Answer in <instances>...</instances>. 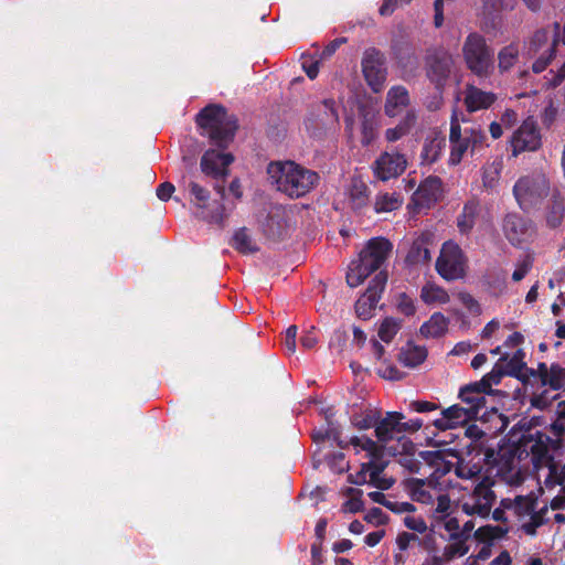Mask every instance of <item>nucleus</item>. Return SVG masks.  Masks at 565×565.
Here are the masks:
<instances>
[{
	"instance_id": "obj_40",
	"label": "nucleus",
	"mask_w": 565,
	"mask_h": 565,
	"mask_svg": "<svg viewBox=\"0 0 565 565\" xmlns=\"http://www.w3.org/2000/svg\"><path fill=\"white\" fill-rule=\"evenodd\" d=\"M350 199L354 207L364 206L367 202V185L360 180H353L350 188Z\"/></svg>"
},
{
	"instance_id": "obj_44",
	"label": "nucleus",
	"mask_w": 565,
	"mask_h": 565,
	"mask_svg": "<svg viewBox=\"0 0 565 565\" xmlns=\"http://www.w3.org/2000/svg\"><path fill=\"white\" fill-rule=\"evenodd\" d=\"M411 494L414 500L422 503H429L434 498L429 484L423 480H415L412 482Z\"/></svg>"
},
{
	"instance_id": "obj_12",
	"label": "nucleus",
	"mask_w": 565,
	"mask_h": 565,
	"mask_svg": "<svg viewBox=\"0 0 565 565\" xmlns=\"http://www.w3.org/2000/svg\"><path fill=\"white\" fill-rule=\"evenodd\" d=\"M555 35V30H540L535 32L529 42L527 51L530 55H535L542 51L541 56L533 63L532 68L534 73L543 72L553 60L557 42Z\"/></svg>"
},
{
	"instance_id": "obj_64",
	"label": "nucleus",
	"mask_w": 565,
	"mask_h": 565,
	"mask_svg": "<svg viewBox=\"0 0 565 565\" xmlns=\"http://www.w3.org/2000/svg\"><path fill=\"white\" fill-rule=\"evenodd\" d=\"M174 192V185L170 182L161 183L157 189V196L161 201H168Z\"/></svg>"
},
{
	"instance_id": "obj_51",
	"label": "nucleus",
	"mask_w": 565,
	"mask_h": 565,
	"mask_svg": "<svg viewBox=\"0 0 565 565\" xmlns=\"http://www.w3.org/2000/svg\"><path fill=\"white\" fill-rule=\"evenodd\" d=\"M443 526L450 537H458L461 534L460 522L451 513L440 518Z\"/></svg>"
},
{
	"instance_id": "obj_33",
	"label": "nucleus",
	"mask_w": 565,
	"mask_h": 565,
	"mask_svg": "<svg viewBox=\"0 0 565 565\" xmlns=\"http://www.w3.org/2000/svg\"><path fill=\"white\" fill-rule=\"evenodd\" d=\"M403 204V198L396 192H380L374 199L376 213H388L398 210Z\"/></svg>"
},
{
	"instance_id": "obj_17",
	"label": "nucleus",
	"mask_w": 565,
	"mask_h": 565,
	"mask_svg": "<svg viewBox=\"0 0 565 565\" xmlns=\"http://www.w3.org/2000/svg\"><path fill=\"white\" fill-rule=\"evenodd\" d=\"M454 63L452 55L444 49L436 50L428 56L427 75L437 88L445 86L454 67Z\"/></svg>"
},
{
	"instance_id": "obj_4",
	"label": "nucleus",
	"mask_w": 565,
	"mask_h": 565,
	"mask_svg": "<svg viewBox=\"0 0 565 565\" xmlns=\"http://www.w3.org/2000/svg\"><path fill=\"white\" fill-rule=\"evenodd\" d=\"M267 173L277 190L290 198H300L311 191L319 181V175L294 161L269 163Z\"/></svg>"
},
{
	"instance_id": "obj_22",
	"label": "nucleus",
	"mask_w": 565,
	"mask_h": 565,
	"mask_svg": "<svg viewBox=\"0 0 565 565\" xmlns=\"http://www.w3.org/2000/svg\"><path fill=\"white\" fill-rule=\"evenodd\" d=\"M189 190L191 195L193 196L192 203L199 210L201 217L207 221L209 223L222 224V222L225 218L223 206L217 205L215 211H207L210 196L209 191L196 182H191L189 184Z\"/></svg>"
},
{
	"instance_id": "obj_50",
	"label": "nucleus",
	"mask_w": 565,
	"mask_h": 565,
	"mask_svg": "<svg viewBox=\"0 0 565 565\" xmlns=\"http://www.w3.org/2000/svg\"><path fill=\"white\" fill-rule=\"evenodd\" d=\"M533 265V259L530 255L524 256L521 260L518 262L515 269L512 274V279L514 281H521L530 271Z\"/></svg>"
},
{
	"instance_id": "obj_1",
	"label": "nucleus",
	"mask_w": 565,
	"mask_h": 565,
	"mask_svg": "<svg viewBox=\"0 0 565 565\" xmlns=\"http://www.w3.org/2000/svg\"><path fill=\"white\" fill-rule=\"evenodd\" d=\"M403 414L388 413L375 427L380 445L366 436L352 437L347 445L339 443L341 448L351 447L360 469L350 475L353 483H371L377 488L387 489L391 482L381 478L387 462L385 456H396L399 451H408L414 444L404 435L406 431H417L422 427L420 420L402 423Z\"/></svg>"
},
{
	"instance_id": "obj_60",
	"label": "nucleus",
	"mask_w": 565,
	"mask_h": 565,
	"mask_svg": "<svg viewBox=\"0 0 565 565\" xmlns=\"http://www.w3.org/2000/svg\"><path fill=\"white\" fill-rule=\"evenodd\" d=\"M301 347L303 349L310 350L313 349L318 343V337L316 333L315 328H311V330L306 331L301 337Z\"/></svg>"
},
{
	"instance_id": "obj_48",
	"label": "nucleus",
	"mask_w": 565,
	"mask_h": 565,
	"mask_svg": "<svg viewBox=\"0 0 565 565\" xmlns=\"http://www.w3.org/2000/svg\"><path fill=\"white\" fill-rule=\"evenodd\" d=\"M348 500L342 504V511L349 513H356L363 509V501L361 499L362 491L359 489L349 488L347 490Z\"/></svg>"
},
{
	"instance_id": "obj_61",
	"label": "nucleus",
	"mask_w": 565,
	"mask_h": 565,
	"mask_svg": "<svg viewBox=\"0 0 565 565\" xmlns=\"http://www.w3.org/2000/svg\"><path fill=\"white\" fill-rule=\"evenodd\" d=\"M451 508V503L448 497L446 495H438L437 499V507H436V514L437 518H443L446 514H450L449 510Z\"/></svg>"
},
{
	"instance_id": "obj_35",
	"label": "nucleus",
	"mask_w": 565,
	"mask_h": 565,
	"mask_svg": "<svg viewBox=\"0 0 565 565\" xmlns=\"http://www.w3.org/2000/svg\"><path fill=\"white\" fill-rule=\"evenodd\" d=\"M479 418L484 423H490L489 431L491 434L503 433L509 425L508 418L494 407H491L489 412H482Z\"/></svg>"
},
{
	"instance_id": "obj_59",
	"label": "nucleus",
	"mask_w": 565,
	"mask_h": 565,
	"mask_svg": "<svg viewBox=\"0 0 565 565\" xmlns=\"http://www.w3.org/2000/svg\"><path fill=\"white\" fill-rule=\"evenodd\" d=\"M301 60L302 68L306 72V74L310 79H315L319 73V62L312 61L305 55L302 56Z\"/></svg>"
},
{
	"instance_id": "obj_19",
	"label": "nucleus",
	"mask_w": 565,
	"mask_h": 565,
	"mask_svg": "<svg viewBox=\"0 0 565 565\" xmlns=\"http://www.w3.org/2000/svg\"><path fill=\"white\" fill-rule=\"evenodd\" d=\"M505 237L513 244L520 245L533 238L535 234L532 222L518 214H509L504 218Z\"/></svg>"
},
{
	"instance_id": "obj_16",
	"label": "nucleus",
	"mask_w": 565,
	"mask_h": 565,
	"mask_svg": "<svg viewBox=\"0 0 565 565\" xmlns=\"http://www.w3.org/2000/svg\"><path fill=\"white\" fill-rule=\"evenodd\" d=\"M407 167V160L399 152L385 151L372 164V171L381 181H388L401 175Z\"/></svg>"
},
{
	"instance_id": "obj_3",
	"label": "nucleus",
	"mask_w": 565,
	"mask_h": 565,
	"mask_svg": "<svg viewBox=\"0 0 565 565\" xmlns=\"http://www.w3.org/2000/svg\"><path fill=\"white\" fill-rule=\"evenodd\" d=\"M455 471L460 479L475 484L472 493L462 499V511L468 515L488 516L495 501L491 479L482 476V469L477 463L460 461Z\"/></svg>"
},
{
	"instance_id": "obj_30",
	"label": "nucleus",
	"mask_w": 565,
	"mask_h": 565,
	"mask_svg": "<svg viewBox=\"0 0 565 565\" xmlns=\"http://www.w3.org/2000/svg\"><path fill=\"white\" fill-rule=\"evenodd\" d=\"M449 319L441 312H434L430 318L424 322L419 329L420 334L427 339H436L446 334L448 331Z\"/></svg>"
},
{
	"instance_id": "obj_52",
	"label": "nucleus",
	"mask_w": 565,
	"mask_h": 565,
	"mask_svg": "<svg viewBox=\"0 0 565 565\" xmlns=\"http://www.w3.org/2000/svg\"><path fill=\"white\" fill-rule=\"evenodd\" d=\"M377 374L386 380L395 381L402 379V373L393 365L382 361L376 369Z\"/></svg>"
},
{
	"instance_id": "obj_25",
	"label": "nucleus",
	"mask_w": 565,
	"mask_h": 565,
	"mask_svg": "<svg viewBox=\"0 0 565 565\" xmlns=\"http://www.w3.org/2000/svg\"><path fill=\"white\" fill-rule=\"evenodd\" d=\"M495 100L497 96L492 92H486L473 85L466 87L463 103L469 113L488 109Z\"/></svg>"
},
{
	"instance_id": "obj_37",
	"label": "nucleus",
	"mask_w": 565,
	"mask_h": 565,
	"mask_svg": "<svg viewBox=\"0 0 565 565\" xmlns=\"http://www.w3.org/2000/svg\"><path fill=\"white\" fill-rule=\"evenodd\" d=\"M565 212V203L564 200L559 196H553L552 203L546 212V224L556 228L561 225Z\"/></svg>"
},
{
	"instance_id": "obj_41",
	"label": "nucleus",
	"mask_w": 565,
	"mask_h": 565,
	"mask_svg": "<svg viewBox=\"0 0 565 565\" xmlns=\"http://www.w3.org/2000/svg\"><path fill=\"white\" fill-rule=\"evenodd\" d=\"M507 532L508 530L501 525H484L475 532V537L480 542L490 543L493 540L502 537Z\"/></svg>"
},
{
	"instance_id": "obj_5",
	"label": "nucleus",
	"mask_w": 565,
	"mask_h": 565,
	"mask_svg": "<svg viewBox=\"0 0 565 565\" xmlns=\"http://www.w3.org/2000/svg\"><path fill=\"white\" fill-rule=\"evenodd\" d=\"M392 250V244L383 238L375 237L367 242L361 250L359 258L352 260L347 273V282L350 287L360 286L372 273L376 271L386 260Z\"/></svg>"
},
{
	"instance_id": "obj_31",
	"label": "nucleus",
	"mask_w": 565,
	"mask_h": 565,
	"mask_svg": "<svg viewBox=\"0 0 565 565\" xmlns=\"http://www.w3.org/2000/svg\"><path fill=\"white\" fill-rule=\"evenodd\" d=\"M445 137L438 131H431L425 139L423 150H422V159L425 163L435 162L444 147H445Z\"/></svg>"
},
{
	"instance_id": "obj_62",
	"label": "nucleus",
	"mask_w": 565,
	"mask_h": 565,
	"mask_svg": "<svg viewBox=\"0 0 565 565\" xmlns=\"http://www.w3.org/2000/svg\"><path fill=\"white\" fill-rule=\"evenodd\" d=\"M417 540V535L408 532L399 533L396 537V544L401 551L409 547L411 543Z\"/></svg>"
},
{
	"instance_id": "obj_54",
	"label": "nucleus",
	"mask_w": 565,
	"mask_h": 565,
	"mask_svg": "<svg viewBox=\"0 0 565 565\" xmlns=\"http://www.w3.org/2000/svg\"><path fill=\"white\" fill-rule=\"evenodd\" d=\"M458 299L471 315H480V306L478 301L469 292H459Z\"/></svg>"
},
{
	"instance_id": "obj_21",
	"label": "nucleus",
	"mask_w": 565,
	"mask_h": 565,
	"mask_svg": "<svg viewBox=\"0 0 565 565\" xmlns=\"http://www.w3.org/2000/svg\"><path fill=\"white\" fill-rule=\"evenodd\" d=\"M478 418L475 408H466L461 405H452L443 411L441 416L434 420V426L439 430L455 429L465 426L470 420Z\"/></svg>"
},
{
	"instance_id": "obj_18",
	"label": "nucleus",
	"mask_w": 565,
	"mask_h": 565,
	"mask_svg": "<svg viewBox=\"0 0 565 565\" xmlns=\"http://www.w3.org/2000/svg\"><path fill=\"white\" fill-rule=\"evenodd\" d=\"M385 284L386 276L383 273L376 274L367 290L358 299L355 311L361 319L367 320L372 317Z\"/></svg>"
},
{
	"instance_id": "obj_27",
	"label": "nucleus",
	"mask_w": 565,
	"mask_h": 565,
	"mask_svg": "<svg viewBox=\"0 0 565 565\" xmlns=\"http://www.w3.org/2000/svg\"><path fill=\"white\" fill-rule=\"evenodd\" d=\"M487 393L488 392L482 387V385H479L478 382L461 388L459 397L461 398L462 403L467 405L465 406L466 408L476 409V416L479 418L482 409L486 408Z\"/></svg>"
},
{
	"instance_id": "obj_14",
	"label": "nucleus",
	"mask_w": 565,
	"mask_h": 565,
	"mask_svg": "<svg viewBox=\"0 0 565 565\" xmlns=\"http://www.w3.org/2000/svg\"><path fill=\"white\" fill-rule=\"evenodd\" d=\"M542 138L534 119L529 118L518 128L511 138L512 156L516 157L523 151H535L541 147Z\"/></svg>"
},
{
	"instance_id": "obj_39",
	"label": "nucleus",
	"mask_w": 565,
	"mask_h": 565,
	"mask_svg": "<svg viewBox=\"0 0 565 565\" xmlns=\"http://www.w3.org/2000/svg\"><path fill=\"white\" fill-rule=\"evenodd\" d=\"M352 424L360 429H367L377 425V413L374 409L367 408L360 414L354 413L351 415Z\"/></svg>"
},
{
	"instance_id": "obj_34",
	"label": "nucleus",
	"mask_w": 565,
	"mask_h": 565,
	"mask_svg": "<svg viewBox=\"0 0 565 565\" xmlns=\"http://www.w3.org/2000/svg\"><path fill=\"white\" fill-rule=\"evenodd\" d=\"M427 356L426 349L420 345L408 344L399 354L401 362L409 367H415L422 364Z\"/></svg>"
},
{
	"instance_id": "obj_9",
	"label": "nucleus",
	"mask_w": 565,
	"mask_h": 565,
	"mask_svg": "<svg viewBox=\"0 0 565 565\" xmlns=\"http://www.w3.org/2000/svg\"><path fill=\"white\" fill-rule=\"evenodd\" d=\"M550 180L543 172L520 178L513 188L514 196L523 210L539 204L550 193Z\"/></svg>"
},
{
	"instance_id": "obj_26",
	"label": "nucleus",
	"mask_w": 565,
	"mask_h": 565,
	"mask_svg": "<svg viewBox=\"0 0 565 565\" xmlns=\"http://www.w3.org/2000/svg\"><path fill=\"white\" fill-rule=\"evenodd\" d=\"M483 222L482 207L477 200L468 201L457 217V227L461 234H468Z\"/></svg>"
},
{
	"instance_id": "obj_43",
	"label": "nucleus",
	"mask_w": 565,
	"mask_h": 565,
	"mask_svg": "<svg viewBox=\"0 0 565 565\" xmlns=\"http://www.w3.org/2000/svg\"><path fill=\"white\" fill-rule=\"evenodd\" d=\"M232 246L243 254L254 253L257 249L245 230H239L234 234Z\"/></svg>"
},
{
	"instance_id": "obj_13",
	"label": "nucleus",
	"mask_w": 565,
	"mask_h": 565,
	"mask_svg": "<svg viewBox=\"0 0 565 565\" xmlns=\"http://www.w3.org/2000/svg\"><path fill=\"white\" fill-rule=\"evenodd\" d=\"M362 72L367 85L379 93L387 75L384 55L375 49L366 50L362 58Z\"/></svg>"
},
{
	"instance_id": "obj_10",
	"label": "nucleus",
	"mask_w": 565,
	"mask_h": 565,
	"mask_svg": "<svg viewBox=\"0 0 565 565\" xmlns=\"http://www.w3.org/2000/svg\"><path fill=\"white\" fill-rule=\"evenodd\" d=\"M436 270L447 281L466 277L468 258L457 243L447 241L443 244L436 260Z\"/></svg>"
},
{
	"instance_id": "obj_7",
	"label": "nucleus",
	"mask_w": 565,
	"mask_h": 565,
	"mask_svg": "<svg viewBox=\"0 0 565 565\" xmlns=\"http://www.w3.org/2000/svg\"><path fill=\"white\" fill-rule=\"evenodd\" d=\"M486 134L479 126L471 125L461 128L457 117L454 115L450 122V153L448 163L450 166H458L466 154L482 149L486 145Z\"/></svg>"
},
{
	"instance_id": "obj_46",
	"label": "nucleus",
	"mask_w": 565,
	"mask_h": 565,
	"mask_svg": "<svg viewBox=\"0 0 565 565\" xmlns=\"http://www.w3.org/2000/svg\"><path fill=\"white\" fill-rule=\"evenodd\" d=\"M454 541L448 543L443 552V556L446 562H449L454 558L461 557L468 553V546L466 545L463 540L458 537H452Z\"/></svg>"
},
{
	"instance_id": "obj_29",
	"label": "nucleus",
	"mask_w": 565,
	"mask_h": 565,
	"mask_svg": "<svg viewBox=\"0 0 565 565\" xmlns=\"http://www.w3.org/2000/svg\"><path fill=\"white\" fill-rule=\"evenodd\" d=\"M420 300L431 307L444 306L449 302L448 291L435 281H426L419 291Z\"/></svg>"
},
{
	"instance_id": "obj_56",
	"label": "nucleus",
	"mask_w": 565,
	"mask_h": 565,
	"mask_svg": "<svg viewBox=\"0 0 565 565\" xmlns=\"http://www.w3.org/2000/svg\"><path fill=\"white\" fill-rule=\"evenodd\" d=\"M415 447L408 451H399L395 457H399L398 462L407 468L409 471H416L418 468V462L414 458Z\"/></svg>"
},
{
	"instance_id": "obj_32",
	"label": "nucleus",
	"mask_w": 565,
	"mask_h": 565,
	"mask_svg": "<svg viewBox=\"0 0 565 565\" xmlns=\"http://www.w3.org/2000/svg\"><path fill=\"white\" fill-rule=\"evenodd\" d=\"M417 120V115L415 110H408L402 120L393 128H388L385 131V139L388 142H395L406 136L411 129L414 127Z\"/></svg>"
},
{
	"instance_id": "obj_15",
	"label": "nucleus",
	"mask_w": 565,
	"mask_h": 565,
	"mask_svg": "<svg viewBox=\"0 0 565 565\" xmlns=\"http://www.w3.org/2000/svg\"><path fill=\"white\" fill-rule=\"evenodd\" d=\"M443 182L438 177L430 175L426 178L413 194L409 209L413 212L430 209L443 196Z\"/></svg>"
},
{
	"instance_id": "obj_38",
	"label": "nucleus",
	"mask_w": 565,
	"mask_h": 565,
	"mask_svg": "<svg viewBox=\"0 0 565 565\" xmlns=\"http://www.w3.org/2000/svg\"><path fill=\"white\" fill-rule=\"evenodd\" d=\"M503 162L501 159H495L483 168L482 182L486 188H493L499 181Z\"/></svg>"
},
{
	"instance_id": "obj_49",
	"label": "nucleus",
	"mask_w": 565,
	"mask_h": 565,
	"mask_svg": "<svg viewBox=\"0 0 565 565\" xmlns=\"http://www.w3.org/2000/svg\"><path fill=\"white\" fill-rule=\"evenodd\" d=\"M395 305L397 310L405 316H414L416 312L414 299L405 292L397 295Z\"/></svg>"
},
{
	"instance_id": "obj_28",
	"label": "nucleus",
	"mask_w": 565,
	"mask_h": 565,
	"mask_svg": "<svg viewBox=\"0 0 565 565\" xmlns=\"http://www.w3.org/2000/svg\"><path fill=\"white\" fill-rule=\"evenodd\" d=\"M539 374L543 386H548L554 391H565V367L559 364L545 363L539 365Z\"/></svg>"
},
{
	"instance_id": "obj_47",
	"label": "nucleus",
	"mask_w": 565,
	"mask_h": 565,
	"mask_svg": "<svg viewBox=\"0 0 565 565\" xmlns=\"http://www.w3.org/2000/svg\"><path fill=\"white\" fill-rule=\"evenodd\" d=\"M524 356V352L522 350H518L510 359L507 354L503 355L500 359V362L505 363L507 373L516 375L525 367Z\"/></svg>"
},
{
	"instance_id": "obj_53",
	"label": "nucleus",
	"mask_w": 565,
	"mask_h": 565,
	"mask_svg": "<svg viewBox=\"0 0 565 565\" xmlns=\"http://www.w3.org/2000/svg\"><path fill=\"white\" fill-rule=\"evenodd\" d=\"M555 398V396H551L548 391L545 388L541 393H534L531 396V405L539 409H545L548 407L552 403V401Z\"/></svg>"
},
{
	"instance_id": "obj_23",
	"label": "nucleus",
	"mask_w": 565,
	"mask_h": 565,
	"mask_svg": "<svg viewBox=\"0 0 565 565\" xmlns=\"http://www.w3.org/2000/svg\"><path fill=\"white\" fill-rule=\"evenodd\" d=\"M233 160L231 153L211 149L202 156L200 166L204 174L218 178L227 174V168Z\"/></svg>"
},
{
	"instance_id": "obj_11",
	"label": "nucleus",
	"mask_w": 565,
	"mask_h": 565,
	"mask_svg": "<svg viewBox=\"0 0 565 565\" xmlns=\"http://www.w3.org/2000/svg\"><path fill=\"white\" fill-rule=\"evenodd\" d=\"M345 122L347 129L351 135H353L355 129L360 131L363 146L371 145L377 138L380 116L372 102L359 103L356 115L348 116Z\"/></svg>"
},
{
	"instance_id": "obj_24",
	"label": "nucleus",
	"mask_w": 565,
	"mask_h": 565,
	"mask_svg": "<svg viewBox=\"0 0 565 565\" xmlns=\"http://www.w3.org/2000/svg\"><path fill=\"white\" fill-rule=\"evenodd\" d=\"M408 110H415L411 107V97L408 90L401 85L391 87L385 98V115L394 118L402 115L404 116Z\"/></svg>"
},
{
	"instance_id": "obj_55",
	"label": "nucleus",
	"mask_w": 565,
	"mask_h": 565,
	"mask_svg": "<svg viewBox=\"0 0 565 565\" xmlns=\"http://www.w3.org/2000/svg\"><path fill=\"white\" fill-rule=\"evenodd\" d=\"M503 373L501 366L497 365L489 374H487L480 382L479 385L489 393L491 391V386L493 384H498L502 377Z\"/></svg>"
},
{
	"instance_id": "obj_58",
	"label": "nucleus",
	"mask_w": 565,
	"mask_h": 565,
	"mask_svg": "<svg viewBox=\"0 0 565 565\" xmlns=\"http://www.w3.org/2000/svg\"><path fill=\"white\" fill-rule=\"evenodd\" d=\"M404 524L406 527L416 531L417 533H424L427 530L425 521L414 515H407L404 518Z\"/></svg>"
},
{
	"instance_id": "obj_6",
	"label": "nucleus",
	"mask_w": 565,
	"mask_h": 565,
	"mask_svg": "<svg viewBox=\"0 0 565 565\" xmlns=\"http://www.w3.org/2000/svg\"><path fill=\"white\" fill-rule=\"evenodd\" d=\"M196 124L217 147H226L237 128L236 119L220 105H209L196 116Z\"/></svg>"
},
{
	"instance_id": "obj_36",
	"label": "nucleus",
	"mask_w": 565,
	"mask_h": 565,
	"mask_svg": "<svg viewBox=\"0 0 565 565\" xmlns=\"http://www.w3.org/2000/svg\"><path fill=\"white\" fill-rule=\"evenodd\" d=\"M431 258L430 252L426 245V242L422 238L416 239L406 257V260L409 264L418 265V264H427Z\"/></svg>"
},
{
	"instance_id": "obj_2",
	"label": "nucleus",
	"mask_w": 565,
	"mask_h": 565,
	"mask_svg": "<svg viewBox=\"0 0 565 565\" xmlns=\"http://www.w3.org/2000/svg\"><path fill=\"white\" fill-rule=\"evenodd\" d=\"M550 443L551 439L544 434H537L535 437L530 435L522 439L523 450L531 455L541 489L542 486L552 489L565 482V463L554 459Z\"/></svg>"
},
{
	"instance_id": "obj_45",
	"label": "nucleus",
	"mask_w": 565,
	"mask_h": 565,
	"mask_svg": "<svg viewBox=\"0 0 565 565\" xmlns=\"http://www.w3.org/2000/svg\"><path fill=\"white\" fill-rule=\"evenodd\" d=\"M399 328H401V323L398 320H396L394 318H385L379 327V331H377L379 338L382 341L388 343L396 335Z\"/></svg>"
},
{
	"instance_id": "obj_57",
	"label": "nucleus",
	"mask_w": 565,
	"mask_h": 565,
	"mask_svg": "<svg viewBox=\"0 0 565 565\" xmlns=\"http://www.w3.org/2000/svg\"><path fill=\"white\" fill-rule=\"evenodd\" d=\"M296 340H297V327L290 326L285 333L284 337V348L288 354H294L296 352Z\"/></svg>"
},
{
	"instance_id": "obj_42",
	"label": "nucleus",
	"mask_w": 565,
	"mask_h": 565,
	"mask_svg": "<svg viewBox=\"0 0 565 565\" xmlns=\"http://www.w3.org/2000/svg\"><path fill=\"white\" fill-rule=\"evenodd\" d=\"M518 56H519L518 46H515L514 44L504 46L499 52V55H498L499 68L502 72L509 71L515 64Z\"/></svg>"
},
{
	"instance_id": "obj_20",
	"label": "nucleus",
	"mask_w": 565,
	"mask_h": 565,
	"mask_svg": "<svg viewBox=\"0 0 565 565\" xmlns=\"http://www.w3.org/2000/svg\"><path fill=\"white\" fill-rule=\"evenodd\" d=\"M518 515H531L530 521L522 524L523 531L529 535H534L536 527L543 524V514L547 511L544 507L539 512L533 513L535 509V500L530 495H519L514 503L509 505Z\"/></svg>"
},
{
	"instance_id": "obj_8",
	"label": "nucleus",
	"mask_w": 565,
	"mask_h": 565,
	"mask_svg": "<svg viewBox=\"0 0 565 565\" xmlns=\"http://www.w3.org/2000/svg\"><path fill=\"white\" fill-rule=\"evenodd\" d=\"M462 57L467 68L478 77H488L494 68L493 51L483 35L470 33L462 44Z\"/></svg>"
},
{
	"instance_id": "obj_63",
	"label": "nucleus",
	"mask_w": 565,
	"mask_h": 565,
	"mask_svg": "<svg viewBox=\"0 0 565 565\" xmlns=\"http://www.w3.org/2000/svg\"><path fill=\"white\" fill-rule=\"evenodd\" d=\"M409 406L417 413H428L437 408L436 404L426 401H413Z\"/></svg>"
}]
</instances>
